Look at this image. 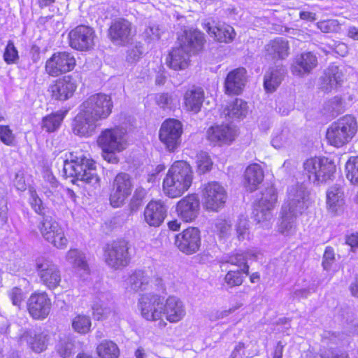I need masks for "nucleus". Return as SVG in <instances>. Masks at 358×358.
<instances>
[{"mask_svg": "<svg viewBox=\"0 0 358 358\" xmlns=\"http://www.w3.org/2000/svg\"><path fill=\"white\" fill-rule=\"evenodd\" d=\"M63 172L66 177L73 178V183L76 180L83 182L85 188L92 193L100 187L95 162L81 153H69V157L64 161Z\"/></svg>", "mask_w": 358, "mask_h": 358, "instance_id": "nucleus-1", "label": "nucleus"}, {"mask_svg": "<svg viewBox=\"0 0 358 358\" xmlns=\"http://www.w3.org/2000/svg\"><path fill=\"white\" fill-rule=\"evenodd\" d=\"M192 180L190 165L185 161H176L169 168L163 180V192L170 198L179 197L190 187Z\"/></svg>", "mask_w": 358, "mask_h": 358, "instance_id": "nucleus-2", "label": "nucleus"}, {"mask_svg": "<svg viewBox=\"0 0 358 358\" xmlns=\"http://www.w3.org/2000/svg\"><path fill=\"white\" fill-rule=\"evenodd\" d=\"M357 130L356 118L351 115H346L330 125L327 131V138L331 145L340 148L348 143Z\"/></svg>", "mask_w": 358, "mask_h": 358, "instance_id": "nucleus-3", "label": "nucleus"}, {"mask_svg": "<svg viewBox=\"0 0 358 358\" xmlns=\"http://www.w3.org/2000/svg\"><path fill=\"white\" fill-rule=\"evenodd\" d=\"M124 135L118 128L106 129L100 134L97 143L102 150L103 158L108 163L116 164L119 162L116 154L126 148Z\"/></svg>", "mask_w": 358, "mask_h": 358, "instance_id": "nucleus-4", "label": "nucleus"}, {"mask_svg": "<svg viewBox=\"0 0 358 358\" xmlns=\"http://www.w3.org/2000/svg\"><path fill=\"white\" fill-rule=\"evenodd\" d=\"M277 192L273 186L268 187L262 192L260 199L255 203L252 216L259 227L268 229L271 227L272 210L277 201Z\"/></svg>", "mask_w": 358, "mask_h": 358, "instance_id": "nucleus-5", "label": "nucleus"}, {"mask_svg": "<svg viewBox=\"0 0 358 358\" xmlns=\"http://www.w3.org/2000/svg\"><path fill=\"white\" fill-rule=\"evenodd\" d=\"M129 243L120 239L107 244L104 249V259L108 266L114 269L127 266L131 260Z\"/></svg>", "mask_w": 358, "mask_h": 358, "instance_id": "nucleus-6", "label": "nucleus"}, {"mask_svg": "<svg viewBox=\"0 0 358 358\" xmlns=\"http://www.w3.org/2000/svg\"><path fill=\"white\" fill-rule=\"evenodd\" d=\"M113 107L111 97L102 93L90 96L80 106V108H84L97 121L108 118L112 112Z\"/></svg>", "mask_w": 358, "mask_h": 358, "instance_id": "nucleus-7", "label": "nucleus"}, {"mask_svg": "<svg viewBox=\"0 0 358 358\" xmlns=\"http://www.w3.org/2000/svg\"><path fill=\"white\" fill-rule=\"evenodd\" d=\"M39 229L43 238L56 248L63 249L67 245L62 228L50 215L44 214L39 224Z\"/></svg>", "mask_w": 358, "mask_h": 358, "instance_id": "nucleus-8", "label": "nucleus"}, {"mask_svg": "<svg viewBox=\"0 0 358 358\" xmlns=\"http://www.w3.org/2000/svg\"><path fill=\"white\" fill-rule=\"evenodd\" d=\"M133 189L132 178L129 174L121 172L114 178L110 193V203L113 207L122 206Z\"/></svg>", "mask_w": 358, "mask_h": 358, "instance_id": "nucleus-9", "label": "nucleus"}, {"mask_svg": "<svg viewBox=\"0 0 358 358\" xmlns=\"http://www.w3.org/2000/svg\"><path fill=\"white\" fill-rule=\"evenodd\" d=\"M36 270L41 282L48 289L57 287L61 282L59 267L50 259L38 257L36 259Z\"/></svg>", "mask_w": 358, "mask_h": 358, "instance_id": "nucleus-10", "label": "nucleus"}, {"mask_svg": "<svg viewBox=\"0 0 358 358\" xmlns=\"http://www.w3.org/2000/svg\"><path fill=\"white\" fill-rule=\"evenodd\" d=\"M227 194L224 188L217 182L205 185L203 189V206L208 211L217 212L224 206Z\"/></svg>", "mask_w": 358, "mask_h": 358, "instance_id": "nucleus-11", "label": "nucleus"}, {"mask_svg": "<svg viewBox=\"0 0 358 358\" xmlns=\"http://www.w3.org/2000/svg\"><path fill=\"white\" fill-rule=\"evenodd\" d=\"M182 134V123L176 119H168L162 123L159 137L169 151H173L181 143Z\"/></svg>", "mask_w": 358, "mask_h": 358, "instance_id": "nucleus-12", "label": "nucleus"}, {"mask_svg": "<svg viewBox=\"0 0 358 358\" xmlns=\"http://www.w3.org/2000/svg\"><path fill=\"white\" fill-rule=\"evenodd\" d=\"M138 308L147 320H158L163 315L164 299L151 292L142 294L138 300Z\"/></svg>", "mask_w": 358, "mask_h": 358, "instance_id": "nucleus-13", "label": "nucleus"}, {"mask_svg": "<svg viewBox=\"0 0 358 358\" xmlns=\"http://www.w3.org/2000/svg\"><path fill=\"white\" fill-rule=\"evenodd\" d=\"M76 66L74 56L68 52L54 53L45 63V71L51 76L56 77L72 71Z\"/></svg>", "mask_w": 358, "mask_h": 358, "instance_id": "nucleus-14", "label": "nucleus"}, {"mask_svg": "<svg viewBox=\"0 0 358 358\" xmlns=\"http://www.w3.org/2000/svg\"><path fill=\"white\" fill-rule=\"evenodd\" d=\"M95 32L86 25H78L69 34L70 46L77 50L87 51L94 45Z\"/></svg>", "mask_w": 358, "mask_h": 358, "instance_id": "nucleus-15", "label": "nucleus"}, {"mask_svg": "<svg viewBox=\"0 0 358 358\" xmlns=\"http://www.w3.org/2000/svg\"><path fill=\"white\" fill-rule=\"evenodd\" d=\"M175 245L180 251L192 255L199 250L201 245L200 231L196 227H189L175 236Z\"/></svg>", "mask_w": 358, "mask_h": 358, "instance_id": "nucleus-16", "label": "nucleus"}, {"mask_svg": "<svg viewBox=\"0 0 358 358\" xmlns=\"http://www.w3.org/2000/svg\"><path fill=\"white\" fill-rule=\"evenodd\" d=\"M27 306L28 312L32 318L44 320L50 314L52 303L45 292H35L28 299Z\"/></svg>", "mask_w": 358, "mask_h": 358, "instance_id": "nucleus-17", "label": "nucleus"}, {"mask_svg": "<svg viewBox=\"0 0 358 358\" xmlns=\"http://www.w3.org/2000/svg\"><path fill=\"white\" fill-rule=\"evenodd\" d=\"M309 199V192L305 185L296 184L289 188L287 203L283 206L302 214L308 207Z\"/></svg>", "mask_w": 358, "mask_h": 358, "instance_id": "nucleus-18", "label": "nucleus"}, {"mask_svg": "<svg viewBox=\"0 0 358 358\" xmlns=\"http://www.w3.org/2000/svg\"><path fill=\"white\" fill-rule=\"evenodd\" d=\"M317 63V57L313 52H303L294 57L290 70L293 75L303 78L309 75Z\"/></svg>", "mask_w": 358, "mask_h": 358, "instance_id": "nucleus-19", "label": "nucleus"}, {"mask_svg": "<svg viewBox=\"0 0 358 358\" xmlns=\"http://www.w3.org/2000/svg\"><path fill=\"white\" fill-rule=\"evenodd\" d=\"M168 206L162 200H152L144 210V220L150 227H159L164 221Z\"/></svg>", "mask_w": 358, "mask_h": 358, "instance_id": "nucleus-20", "label": "nucleus"}, {"mask_svg": "<svg viewBox=\"0 0 358 358\" xmlns=\"http://www.w3.org/2000/svg\"><path fill=\"white\" fill-rule=\"evenodd\" d=\"M108 36L114 44H127L131 38V24L123 18L113 21L108 29Z\"/></svg>", "mask_w": 358, "mask_h": 358, "instance_id": "nucleus-21", "label": "nucleus"}, {"mask_svg": "<svg viewBox=\"0 0 358 358\" xmlns=\"http://www.w3.org/2000/svg\"><path fill=\"white\" fill-rule=\"evenodd\" d=\"M200 201L198 196L194 194H189L180 200L176 206L178 216L185 222H192L199 215Z\"/></svg>", "mask_w": 358, "mask_h": 358, "instance_id": "nucleus-22", "label": "nucleus"}, {"mask_svg": "<svg viewBox=\"0 0 358 358\" xmlns=\"http://www.w3.org/2000/svg\"><path fill=\"white\" fill-rule=\"evenodd\" d=\"M97 120L81 108L73 123V133L80 136H91L97 127Z\"/></svg>", "mask_w": 358, "mask_h": 358, "instance_id": "nucleus-23", "label": "nucleus"}, {"mask_svg": "<svg viewBox=\"0 0 358 358\" xmlns=\"http://www.w3.org/2000/svg\"><path fill=\"white\" fill-rule=\"evenodd\" d=\"M179 45L183 48L189 54H196L202 50L206 40L204 34L196 29L185 31L178 37Z\"/></svg>", "mask_w": 358, "mask_h": 358, "instance_id": "nucleus-24", "label": "nucleus"}, {"mask_svg": "<svg viewBox=\"0 0 358 358\" xmlns=\"http://www.w3.org/2000/svg\"><path fill=\"white\" fill-rule=\"evenodd\" d=\"M20 344L27 343L35 352L40 353L47 348L48 335L45 332L37 333L32 329H24L19 336Z\"/></svg>", "mask_w": 358, "mask_h": 358, "instance_id": "nucleus-25", "label": "nucleus"}, {"mask_svg": "<svg viewBox=\"0 0 358 358\" xmlns=\"http://www.w3.org/2000/svg\"><path fill=\"white\" fill-rule=\"evenodd\" d=\"M76 88V80L72 76H68L50 85V91L54 99L65 101L73 96Z\"/></svg>", "mask_w": 358, "mask_h": 358, "instance_id": "nucleus-26", "label": "nucleus"}, {"mask_svg": "<svg viewBox=\"0 0 358 358\" xmlns=\"http://www.w3.org/2000/svg\"><path fill=\"white\" fill-rule=\"evenodd\" d=\"M246 83V70L238 68L230 71L224 82L225 92L228 94H239Z\"/></svg>", "mask_w": 358, "mask_h": 358, "instance_id": "nucleus-27", "label": "nucleus"}, {"mask_svg": "<svg viewBox=\"0 0 358 358\" xmlns=\"http://www.w3.org/2000/svg\"><path fill=\"white\" fill-rule=\"evenodd\" d=\"M344 80V73L338 66L330 65L324 71L322 78V89L329 92L341 87Z\"/></svg>", "mask_w": 358, "mask_h": 358, "instance_id": "nucleus-28", "label": "nucleus"}, {"mask_svg": "<svg viewBox=\"0 0 358 358\" xmlns=\"http://www.w3.org/2000/svg\"><path fill=\"white\" fill-rule=\"evenodd\" d=\"M113 306L112 298L109 293H99L92 305L93 315L96 320H103L108 317L113 311Z\"/></svg>", "mask_w": 358, "mask_h": 358, "instance_id": "nucleus-29", "label": "nucleus"}, {"mask_svg": "<svg viewBox=\"0 0 358 358\" xmlns=\"http://www.w3.org/2000/svg\"><path fill=\"white\" fill-rule=\"evenodd\" d=\"M163 314L170 322H178L185 315V306L178 298L169 296L164 304Z\"/></svg>", "mask_w": 358, "mask_h": 358, "instance_id": "nucleus-30", "label": "nucleus"}, {"mask_svg": "<svg viewBox=\"0 0 358 358\" xmlns=\"http://www.w3.org/2000/svg\"><path fill=\"white\" fill-rule=\"evenodd\" d=\"M287 73L282 64L270 67L264 78V86L266 92H273L279 87Z\"/></svg>", "mask_w": 358, "mask_h": 358, "instance_id": "nucleus-31", "label": "nucleus"}, {"mask_svg": "<svg viewBox=\"0 0 358 358\" xmlns=\"http://www.w3.org/2000/svg\"><path fill=\"white\" fill-rule=\"evenodd\" d=\"M264 49L266 56L273 59H285L289 54L288 41L282 37L271 41L265 45Z\"/></svg>", "mask_w": 358, "mask_h": 358, "instance_id": "nucleus-32", "label": "nucleus"}, {"mask_svg": "<svg viewBox=\"0 0 358 358\" xmlns=\"http://www.w3.org/2000/svg\"><path fill=\"white\" fill-rule=\"evenodd\" d=\"M190 55L191 54L179 45L169 52L166 63L175 71L183 70L189 66Z\"/></svg>", "mask_w": 358, "mask_h": 358, "instance_id": "nucleus-33", "label": "nucleus"}, {"mask_svg": "<svg viewBox=\"0 0 358 358\" xmlns=\"http://www.w3.org/2000/svg\"><path fill=\"white\" fill-rule=\"evenodd\" d=\"M203 29L210 37L219 42L230 43L236 36L234 28L229 25L216 26L208 22L204 24Z\"/></svg>", "mask_w": 358, "mask_h": 358, "instance_id": "nucleus-34", "label": "nucleus"}, {"mask_svg": "<svg viewBox=\"0 0 358 358\" xmlns=\"http://www.w3.org/2000/svg\"><path fill=\"white\" fill-rule=\"evenodd\" d=\"M299 213L289 209L282 206L281 209V218L278 224V231L284 235L292 234L296 230V220Z\"/></svg>", "mask_w": 358, "mask_h": 358, "instance_id": "nucleus-35", "label": "nucleus"}, {"mask_svg": "<svg viewBox=\"0 0 358 358\" xmlns=\"http://www.w3.org/2000/svg\"><path fill=\"white\" fill-rule=\"evenodd\" d=\"M204 100V92L200 87H192L184 95V104L187 110L197 113L200 111Z\"/></svg>", "mask_w": 358, "mask_h": 358, "instance_id": "nucleus-36", "label": "nucleus"}, {"mask_svg": "<svg viewBox=\"0 0 358 358\" xmlns=\"http://www.w3.org/2000/svg\"><path fill=\"white\" fill-rule=\"evenodd\" d=\"M234 131L228 125L211 127L207 131L209 141L214 143H227L234 139Z\"/></svg>", "mask_w": 358, "mask_h": 358, "instance_id": "nucleus-37", "label": "nucleus"}, {"mask_svg": "<svg viewBox=\"0 0 358 358\" xmlns=\"http://www.w3.org/2000/svg\"><path fill=\"white\" fill-rule=\"evenodd\" d=\"M245 186L250 192L257 189L264 180V171L260 165L253 164L248 166L245 171Z\"/></svg>", "mask_w": 358, "mask_h": 358, "instance_id": "nucleus-38", "label": "nucleus"}, {"mask_svg": "<svg viewBox=\"0 0 358 358\" xmlns=\"http://www.w3.org/2000/svg\"><path fill=\"white\" fill-rule=\"evenodd\" d=\"M320 169L319 174L313 176V184L319 185L334 179L336 167L332 159L322 157Z\"/></svg>", "mask_w": 358, "mask_h": 358, "instance_id": "nucleus-39", "label": "nucleus"}, {"mask_svg": "<svg viewBox=\"0 0 358 358\" xmlns=\"http://www.w3.org/2000/svg\"><path fill=\"white\" fill-rule=\"evenodd\" d=\"M344 204L343 192L342 189L334 185L331 187L327 192V205L329 212L336 215L341 210Z\"/></svg>", "mask_w": 358, "mask_h": 358, "instance_id": "nucleus-40", "label": "nucleus"}, {"mask_svg": "<svg viewBox=\"0 0 358 358\" xmlns=\"http://www.w3.org/2000/svg\"><path fill=\"white\" fill-rule=\"evenodd\" d=\"M149 275L142 270L135 271L128 278L131 289L135 292L148 290L152 287Z\"/></svg>", "mask_w": 358, "mask_h": 358, "instance_id": "nucleus-41", "label": "nucleus"}, {"mask_svg": "<svg viewBox=\"0 0 358 358\" xmlns=\"http://www.w3.org/2000/svg\"><path fill=\"white\" fill-rule=\"evenodd\" d=\"M248 112L247 102L240 99H236L222 113V115L229 117V119L242 118Z\"/></svg>", "mask_w": 358, "mask_h": 358, "instance_id": "nucleus-42", "label": "nucleus"}, {"mask_svg": "<svg viewBox=\"0 0 358 358\" xmlns=\"http://www.w3.org/2000/svg\"><path fill=\"white\" fill-rule=\"evenodd\" d=\"M75 343L69 335L60 336L55 350L57 354L62 358H69L74 352Z\"/></svg>", "mask_w": 358, "mask_h": 358, "instance_id": "nucleus-43", "label": "nucleus"}, {"mask_svg": "<svg viewBox=\"0 0 358 358\" xmlns=\"http://www.w3.org/2000/svg\"><path fill=\"white\" fill-rule=\"evenodd\" d=\"M99 358H118L120 351L117 345L111 341H104L96 348Z\"/></svg>", "mask_w": 358, "mask_h": 358, "instance_id": "nucleus-44", "label": "nucleus"}, {"mask_svg": "<svg viewBox=\"0 0 358 358\" xmlns=\"http://www.w3.org/2000/svg\"><path fill=\"white\" fill-rule=\"evenodd\" d=\"M66 112H57L43 117L42 127L48 132L56 131L60 126Z\"/></svg>", "mask_w": 358, "mask_h": 358, "instance_id": "nucleus-45", "label": "nucleus"}, {"mask_svg": "<svg viewBox=\"0 0 358 358\" xmlns=\"http://www.w3.org/2000/svg\"><path fill=\"white\" fill-rule=\"evenodd\" d=\"M66 259L75 266L88 273V264L85 255L82 252L76 249H71L66 254Z\"/></svg>", "mask_w": 358, "mask_h": 358, "instance_id": "nucleus-46", "label": "nucleus"}, {"mask_svg": "<svg viewBox=\"0 0 358 358\" xmlns=\"http://www.w3.org/2000/svg\"><path fill=\"white\" fill-rule=\"evenodd\" d=\"M225 270L227 271V273L224 281L230 288L241 285L243 282V274H248V272H243L240 268H226Z\"/></svg>", "mask_w": 358, "mask_h": 358, "instance_id": "nucleus-47", "label": "nucleus"}, {"mask_svg": "<svg viewBox=\"0 0 358 358\" xmlns=\"http://www.w3.org/2000/svg\"><path fill=\"white\" fill-rule=\"evenodd\" d=\"M223 268L237 267L243 272H248L249 266L246 262V258L243 254H236L228 257L222 262Z\"/></svg>", "mask_w": 358, "mask_h": 358, "instance_id": "nucleus-48", "label": "nucleus"}, {"mask_svg": "<svg viewBox=\"0 0 358 358\" xmlns=\"http://www.w3.org/2000/svg\"><path fill=\"white\" fill-rule=\"evenodd\" d=\"M322 157H311L306 159L303 163V174L308 180L313 183V176L318 175Z\"/></svg>", "mask_w": 358, "mask_h": 358, "instance_id": "nucleus-49", "label": "nucleus"}, {"mask_svg": "<svg viewBox=\"0 0 358 358\" xmlns=\"http://www.w3.org/2000/svg\"><path fill=\"white\" fill-rule=\"evenodd\" d=\"M346 178L353 185H358V156L350 157L345 163Z\"/></svg>", "mask_w": 358, "mask_h": 358, "instance_id": "nucleus-50", "label": "nucleus"}, {"mask_svg": "<svg viewBox=\"0 0 358 358\" xmlns=\"http://www.w3.org/2000/svg\"><path fill=\"white\" fill-rule=\"evenodd\" d=\"M71 325L76 332L85 334L90 329L91 320L89 316L78 315L73 318Z\"/></svg>", "mask_w": 358, "mask_h": 358, "instance_id": "nucleus-51", "label": "nucleus"}, {"mask_svg": "<svg viewBox=\"0 0 358 358\" xmlns=\"http://www.w3.org/2000/svg\"><path fill=\"white\" fill-rule=\"evenodd\" d=\"M317 27L323 33H337L341 29L338 21L334 19L318 22Z\"/></svg>", "mask_w": 358, "mask_h": 358, "instance_id": "nucleus-52", "label": "nucleus"}, {"mask_svg": "<svg viewBox=\"0 0 358 358\" xmlns=\"http://www.w3.org/2000/svg\"><path fill=\"white\" fill-rule=\"evenodd\" d=\"M196 164L198 171L205 173L210 170L213 162L206 152H201L196 155Z\"/></svg>", "mask_w": 358, "mask_h": 358, "instance_id": "nucleus-53", "label": "nucleus"}, {"mask_svg": "<svg viewBox=\"0 0 358 358\" xmlns=\"http://www.w3.org/2000/svg\"><path fill=\"white\" fill-rule=\"evenodd\" d=\"M164 33V29L159 27V25L152 24H150L143 33L145 39L150 42L152 41H157L160 38L162 34Z\"/></svg>", "mask_w": 358, "mask_h": 358, "instance_id": "nucleus-54", "label": "nucleus"}, {"mask_svg": "<svg viewBox=\"0 0 358 358\" xmlns=\"http://www.w3.org/2000/svg\"><path fill=\"white\" fill-rule=\"evenodd\" d=\"M47 178L49 180L50 187H48V185L44 186L43 192L48 198L54 201L55 199L59 196V192L56 189L58 182L55 178L52 175L48 174Z\"/></svg>", "mask_w": 358, "mask_h": 358, "instance_id": "nucleus-55", "label": "nucleus"}, {"mask_svg": "<svg viewBox=\"0 0 358 358\" xmlns=\"http://www.w3.org/2000/svg\"><path fill=\"white\" fill-rule=\"evenodd\" d=\"M18 52L12 41H9L6 47L3 59L7 64L15 63L18 59Z\"/></svg>", "mask_w": 358, "mask_h": 358, "instance_id": "nucleus-56", "label": "nucleus"}, {"mask_svg": "<svg viewBox=\"0 0 358 358\" xmlns=\"http://www.w3.org/2000/svg\"><path fill=\"white\" fill-rule=\"evenodd\" d=\"M343 100L340 96H334L327 101L326 108L333 115H338L343 112Z\"/></svg>", "mask_w": 358, "mask_h": 358, "instance_id": "nucleus-57", "label": "nucleus"}, {"mask_svg": "<svg viewBox=\"0 0 358 358\" xmlns=\"http://www.w3.org/2000/svg\"><path fill=\"white\" fill-rule=\"evenodd\" d=\"M143 53V48L141 43H138L131 47L127 55V61L129 63H135L141 57Z\"/></svg>", "mask_w": 358, "mask_h": 358, "instance_id": "nucleus-58", "label": "nucleus"}, {"mask_svg": "<svg viewBox=\"0 0 358 358\" xmlns=\"http://www.w3.org/2000/svg\"><path fill=\"white\" fill-rule=\"evenodd\" d=\"M0 140L6 145H13L15 136L8 126L0 125Z\"/></svg>", "mask_w": 358, "mask_h": 358, "instance_id": "nucleus-59", "label": "nucleus"}, {"mask_svg": "<svg viewBox=\"0 0 358 358\" xmlns=\"http://www.w3.org/2000/svg\"><path fill=\"white\" fill-rule=\"evenodd\" d=\"M248 222L245 219H240L236 224V230L237 238L239 241H243L248 236Z\"/></svg>", "mask_w": 358, "mask_h": 358, "instance_id": "nucleus-60", "label": "nucleus"}, {"mask_svg": "<svg viewBox=\"0 0 358 358\" xmlns=\"http://www.w3.org/2000/svg\"><path fill=\"white\" fill-rule=\"evenodd\" d=\"M215 228L221 237H225L229 234L231 225L226 220L220 219L215 222Z\"/></svg>", "mask_w": 358, "mask_h": 358, "instance_id": "nucleus-61", "label": "nucleus"}, {"mask_svg": "<svg viewBox=\"0 0 358 358\" xmlns=\"http://www.w3.org/2000/svg\"><path fill=\"white\" fill-rule=\"evenodd\" d=\"M9 296L14 306L20 307L24 300V293L20 288L13 287L9 292Z\"/></svg>", "mask_w": 358, "mask_h": 358, "instance_id": "nucleus-62", "label": "nucleus"}, {"mask_svg": "<svg viewBox=\"0 0 358 358\" xmlns=\"http://www.w3.org/2000/svg\"><path fill=\"white\" fill-rule=\"evenodd\" d=\"M335 259V254L334 249L330 247L327 246L325 249L324 255H323V261H322V266L324 269L328 270L332 262H334Z\"/></svg>", "mask_w": 358, "mask_h": 358, "instance_id": "nucleus-63", "label": "nucleus"}, {"mask_svg": "<svg viewBox=\"0 0 358 358\" xmlns=\"http://www.w3.org/2000/svg\"><path fill=\"white\" fill-rule=\"evenodd\" d=\"M320 356L322 358H348L346 352L332 350H321Z\"/></svg>", "mask_w": 358, "mask_h": 358, "instance_id": "nucleus-64", "label": "nucleus"}]
</instances>
